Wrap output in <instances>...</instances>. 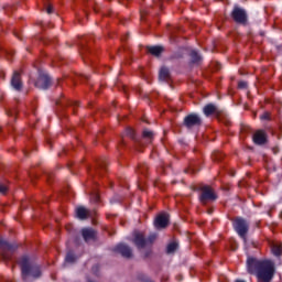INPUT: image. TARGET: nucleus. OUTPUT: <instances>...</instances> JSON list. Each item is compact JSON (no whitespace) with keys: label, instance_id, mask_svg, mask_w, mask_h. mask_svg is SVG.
Masks as SVG:
<instances>
[{"label":"nucleus","instance_id":"obj_11","mask_svg":"<svg viewBox=\"0 0 282 282\" xmlns=\"http://www.w3.org/2000/svg\"><path fill=\"white\" fill-rule=\"evenodd\" d=\"M11 87L15 91H21L23 89V80H21V73L18 70L13 72V75L11 77Z\"/></svg>","mask_w":282,"mask_h":282},{"label":"nucleus","instance_id":"obj_12","mask_svg":"<svg viewBox=\"0 0 282 282\" xmlns=\"http://www.w3.org/2000/svg\"><path fill=\"white\" fill-rule=\"evenodd\" d=\"M6 250H12V245L0 238V254L4 261H10V256L6 253Z\"/></svg>","mask_w":282,"mask_h":282},{"label":"nucleus","instance_id":"obj_8","mask_svg":"<svg viewBox=\"0 0 282 282\" xmlns=\"http://www.w3.org/2000/svg\"><path fill=\"white\" fill-rule=\"evenodd\" d=\"M52 86V77H50V74L45 72H40L39 77L35 82V87L37 89L47 90Z\"/></svg>","mask_w":282,"mask_h":282},{"label":"nucleus","instance_id":"obj_38","mask_svg":"<svg viewBox=\"0 0 282 282\" xmlns=\"http://www.w3.org/2000/svg\"><path fill=\"white\" fill-rule=\"evenodd\" d=\"M7 115H8V116H15V115H17V112L7 111Z\"/></svg>","mask_w":282,"mask_h":282},{"label":"nucleus","instance_id":"obj_36","mask_svg":"<svg viewBox=\"0 0 282 282\" xmlns=\"http://www.w3.org/2000/svg\"><path fill=\"white\" fill-rule=\"evenodd\" d=\"M276 51L280 52V54H282V44L276 45Z\"/></svg>","mask_w":282,"mask_h":282},{"label":"nucleus","instance_id":"obj_29","mask_svg":"<svg viewBox=\"0 0 282 282\" xmlns=\"http://www.w3.org/2000/svg\"><path fill=\"white\" fill-rule=\"evenodd\" d=\"M238 89H248V82H239Z\"/></svg>","mask_w":282,"mask_h":282},{"label":"nucleus","instance_id":"obj_39","mask_svg":"<svg viewBox=\"0 0 282 282\" xmlns=\"http://www.w3.org/2000/svg\"><path fill=\"white\" fill-rule=\"evenodd\" d=\"M95 12H98V9H96V7L93 8Z\"/></svg>","mask_w":282,"mask_h":282},{"label":"nucleus","instance_id":"obj_32","mask_svg":"<svg viewBox=\"0 0 282 282\" xmlns=\"http://www.w3.org/2000/svg\"><path fill=\"white\" fill-rule=\"evenodd\" d=\"M120 202H122V199H120V197H118V196H115L110 199V204H117V203H120Z\"/></svg>","mask_w":282,"mask_h":282},{"label":"nucleus","instance_id":"obj_40","mask_svg":"<svg viewBox=\"0 0 282 282\" xmlns=\"http://www.w3.org/2000/svg\"><path fill=\"white\" fill-rule=\"evenodd\" d=\"M85 78L89 79V76L85 75Z\"/></svg>","mask_w":282,"mask_h":282},{"label":"nucleus","instance_id":"obj_3","mask_svg":"<svg viewBox=\"0 0 282 282\" xmlns=\"http://www.w3.org/2000/svg\"><path fill=\"white\" fill-rule=\"evenodd\" d=\"M93 36L87 35V36H82L80 40L77 42L79 54L85 63L89 61V63H93L91 59V46L89 45V41H91Z\"/></svg>","mask_w":282,"mask_h":282},{"label":"nucleus","instance_id":"obj_43","mask_svg":"<svg viewBox=\"0 0 282 282\" xmlns=\"http://www.w3.org/2000/svg\"><path fill=\"white\" fill-rule=\"evenodd\" d=\"M8 131H10V127H8Z\"/></svg>","mask_w":282,"mask_h":282},{"label":"nucleus","instance_id":"obj_15","mask_svg":"<svg viewBox=\"0 0 282 282\" xmlns=\"http://www.w3.org/2000/svg\"><path fill=\"white\" fill-rule=\"evenodd\" d=\"M133 243L138 248V250H142L143 248H147V238H144V235L137 232L134 234Z\"/></svg>","mask_w":282,"mask_h":282},{"label":"nucleus","instance_id":"obj_20","mask_svg":"<svg viewBox=\"0 0 282 282\" xmlns=\"http://www.w3.org/2000/svg\"><path fill=\"white\" fill-rule=\"evenodd\" d=\"M189 58L191 63H193L194 65H198V63H202V55H199V53L195 50L189 52Z\"/></svg>","mask_w":282,"mask_h":282},{"label":"nucleus","instance_id":"obj_10","mask_svg":"<svg viewBox=\"0 0 282 282\" xmlns=\"http://www.w3.org/2000/svg\"><path fill=\"white\" fill-rule=\"evenodd\" d=\"M154 227L156 230H164V228L169 227V215L160 214L154 219Z\"/></svg>","mask_w":282,"mask_h":282},{"label":"nucleus","instance_id":"obj_27","mask_svg":"<svg viewBox=\"0 0 282 282\" xmlns=\"http://www.w3.org/2000/svg\"><path fill=\"white\" fill-rule=\"evenodd\" d=\"M90 199L94 204H98V202H100V194H98L97 191L91 192Z\"/></svg>","mask_w":282,"mask_h":282},{"label":"nucleus","instance_id":"obj_18","mask_svg":"<svg viewBox=\"0 0 282 282\" xmlns=\"http://www.w3.org/2000/svg\"><path fill=\"white\" fill-rule=\"evenodd\" d=\"M180 250V242L178 241H172L166 246L165 252L166 254H175Z\"/></svg>","mask_w":282,"mask_h":282},{"label":"nucleus","instance_id":"obj_41","mask_svg":"<svg viewBox=\"0 0 282 282\" xmlns=\"http://www.w3.org/2000/svg\"><path fill=\"white\" fill-rule=\"evenodd\" d=\"M24 155H28V152H24Z\"/></svg>","mask_w":282,"mask_h":282},{"label":"nucleus","instance_id":"obj_7","mask_svg":"<svg viewBox=\"0 0 282 282\" xmlns=\"http://www.w3.org/2000/svg\"><path fill=\"white\" fill-rule=\"evenodd\" d=\"M183 127L188 130L202 127V117L195 112L187 115L183 120Z\"/></svg>","mask_w":282,"mask_h":282},{"label":"nucleus","instance_id":"obj_26","mask_svg":"<svg viewBox=\"0 0 282 282\" xmlns=\"http://www.w3.org/2000/svg\"><path fill=\"white\" fill-rule=\"evenodd\" d=\"M147 171H149V165H147V163L138 166V173H141V175H147Z\"/></svg>","mask_w":282,"mask_h":282},{"label":"nucleus","instance_id":"obj_14","mask_svg":"<svg viewBox=\"0 0 282 282\" xmlns=\"http://www.w3.org/2000/svg\"><path fill=\"white\" fill-rule=\"evenodd\" d=\"M82 237L86 243L88 241H96V230H94V228H83Z\"/></svg>","mask_w":282,"mask_h":282},{"label":"nucleus","instance_id":"obj_9","mask_svg":"<svg viewBox=\"0 0 282 282\" xmlns=\"http://www.w3.org/2000/svg\"><path fill=\"white\" fill-rule=\"evenodd\" d=\"M113 252H117V254H121L123 259H132L133 258V249L129 247V245L124 242L118 243L113 249Z\"/></svg>","mask_w":282,"mask_h":282},{"label":"nucleus","instance_id":"obj_24","mask_svg":"<svg viewBox=\"0 0 282 282\" xmlns=\"http://www.w3.org/2000/svg\"><path fill=\"white\" fill-rule=\"evenodd\" d=\"M124 135H127L131 140H134L135 142H138V135H135V130L134 129L127 128L126 131H124Z\"/></svg>","mask_w":282,"mask_h":282},{"label":"nucleus","instance_id":"obj_2","mask_svg":"<svg viewBox=\"0 0 282 282\" xmlns=\"http://www.w3.org/2000/svg\"><path fill=\"white\" fill-rule=\"evenodd\" d=\"M19 265L21 268V278L23 281H28L30 278L41 279V276H43L41 265L32 261V258L28 254H24L19 259Z\"/></svg>","mask_w":282,"mask_h":282},{"label":"nucleus","instance_id":"obj_25","mask_svg":"<svg viewBox=\"0 0 282 282\" xmlns=\"http://www.w3.org/2000/svg\"><path fill=\"white\" fill-rule=\"evenodd\" d=\"M271 250H272V254H274V257H281V254H282V245H273Z\"/></svg>","mask_w":282,"mask_h":282},{"label":"nucleus","instance_id":"obj_19","mask_svg":"<svg viewBox=\"0 0 282 282\" xmlns=\"http://www.w3.org/2000/svg\"><path fill=\"white\" fill-rule=\"evenodd\" d=\"M153 138H155V133L149 129H144L142 131V140H147L149 144L153 142Z\"/></svg>","mask_w":282,"mask_h":282},{"label":"nucleus","instance_id":"obj_28","mask_svg":"<svg viewBox=\"0 0 282 282\" xmlns=\"http://www.w3.org/2000/svg\"><path fill=\"white\" fill-rule=\"evenodd\" d=\"M74 261H76V256L74 254V252L69 251L66 254L65 262L66 263H74Z\"/></svg>","mask_w":282,"mask_h":282},{"label":"nucleus","instance_id":"obj_37","mask_svg":"<svg viewBox=\"0 0 282 282\" xmlns=\"http://www.w3.org/2000/svg\"><path fill=\"white\" fill-rule=\"evenodd\" d=\"M93 272H94L95 274H98V273H96V272H98V265L93 267Z\"/></svg>","mask_w":282,"mask_h":282},{"label":"nucleus","instance_id":"obj_44","mask_svg":"<svg viewBox=\"0 0 282 282\" xmlns=\"http://www.w3.org/2000/svg\"><path fill=\"white\" fill-rule=\"evenodd\" d=\"M122 144H124V140H122Z\"/></svg>","mask_w":282,"mask_h":282},{"label":"nucleus","instance_id":"obj_33","mask_svg":"<svg viewBox=\"0 0 282 282\" xmlns=\"http://www.w3.org/2000/svg\"><path fill=\"white\" fill-rule=\"evenodd\" d=\"M46 12L47 14H52L54 12V7H52V4H46Z\"/></svg>","mask_w":282,"mask_h":282},{"label":"nucleus","instance_id":"obj_42","mask_svg":"<svg viewBox=\"0 0 282 282\" xmlns=\"http://www.w3.org/2000/svg\"><path fill=\"white\" fill-rule=\"evenodd\" d=\"M185 173H188V170H185Z\"/></svg>","mask_w":282,"mask_h":282},{"label":"nucleus","instance_id":"obj_6","mask_svg":"<svg viewBox=\"0 0 282 282\" xmlns=\"http://www.w3.org/2000/svg\"><path fill=\"white\" fill-rule=\"evenodd\" d=\"M231 19L235 21V23H238L239 25H247L248 12L246 11V9L235 6L231 11Z\"/></svg>","mask_w":282,"mask_h":282},{"label":"nucleus","instance_id":"obj_4","mask_svg":"<svg viewBox=\"0 0 282 282\" xmlns=\"http://www.w3.org/2000/svg\"><path fill=\"white\" fill-rule=\"evenodd\" d=\"M234 230L241 237L246 239L248 231L250 230V223L243 217H236L232 223Z\"/></svg>","mask_w":282,"mask_h":282},{"label":"nucleus","instance_id":"obj_1","mask_svg":"<svg viewBox=\"0 0 282 282\" xmlns=\"http://www.w3.org/2000/svg\"><path fill=\"white\" fill-rule=\"evenodd\" d=\"M247 271L249 274H254L259 282H272L276 268L274 267V262L272 260L248 258Z\"/></svg>","mask_w":282,"mask_h":282},{"label":"nucleus","instance_id":"obj_21","mask_svg":"<svg viewBox=\"0 0 282 282\" xmlns=\"http://www.w3.org/2000/svg\"><path fill=\"white\" fill-rule=\"evenodd\" d=\"M148 52L152 54V56H162V52H164V47L162 46H148Z\"/></svg>","mask_w":282,"mask_h":282},{"label":"nucleus","instance_id":"obj_34","mask_svg":"<svg viewBox=\"0 0 282 282\" xmlns=\"http://www.w3.org/2000/svg\"><path fill=\"white\" fill-rule=\"evenodd\" d=\"M151 249L147 250L144 253H143V259H149L151 257Z\"/></svg>","mask_w":282,"mask_h":282},{"label":"nucleus","instance_id":"obj_22","mask_svg":"<svg viewBox=\"0 0 282 282\" xmlns=\"http://www.w3.org/2000/svg\"><path fill=\"white\" fill-rule=\"evenodd\" d=\"M87 215H88L87 208L83 206L76 208L77 219H82V220L87 219Z\"/></svg>","mask_w":282,"mask_h":282},{"label":"nucleus","instance_id":"obj_45","mask_svg":"<svg viewBox=\"0 0 282 282\" xmlns=\"http://www.w3.org/2000/svg\"><path fill=\"white\" fill-rule=\"evenodd\" d=\"M0 131H1V127H0Z\"/></svg>","mask_w":282,"mask_h":282},{"label":"nucleus","instance_id":"obj_16","mask_svg":"<svg viewBox=\"0 0 282 282\" xmlns=\"http://www.w3.org/2000/svg\"><path fill=\"white\" fill-rule=\"evenodd\" d=\"M159 80L169 83L171 80V70L166 66H162L159 72Z\"/></svg>","mask_w":282,"mask_h":282},{"label":"nucleus","instance_id":"obj_35","mask_svg":"<svg viewBox=\"0 0 282 282\" xmlns=\"http://www.w3.org/2000/svg\"><path fill=\"white\" fill-rule=\"evenodd\" d=\"M261 120H270V115L268 113L262 115Z\"/></svg>","mask_w":282,"mask_h":282},{"label":"nucleus","instance_id":"obj_5","mask_svg":"<svg viewBox=\"0 0 282 282\" xmlns=\"http://www.w3.org/2000/svg\"><path fill=\"white\" fill-rule=\"evenodd\" d=\"M199 191H200V194L198 199L200 204H203V206H206V204H209V202H217L218 196L215 193V191L210 188V186L204 185L199 188Z\"/></svg>","mask_w":282,"mask_h":282},{"label":"nucleus","instance_id":"obj_31","mask_svg":"<svg viewBox=\"0 0 282 282\" xmlns=\"http://www.w3.org/2000/svg\"><path fill=\"white\" fill-rule=\"evenodd\" d=\"M0 193L2 195H6V193H8V187L2 183H0Z\"/></svg>","mask_w":282,"mask_h":282},{"label":"nucleus","instance_id":"obj_23","mask_svg":"<svg viewBox=\"0 0 282 282\" xmlns=\"http://www.w3.org/2000/svg\"><path fill=\"white\" fill-rule=\"evenodd\" d=\"M107 164L106 160H101L97 163V167L95 169L97 175H101L102 171H107Z\"/></svg>","mask_w":282,"mask_h":282},{"label":"nucleus","instance_id":"obj_17","mask_svg":"<svg viewBox=\"0 0 282 282\" xmlns=\"http://www.w3.org/2000/svg\"><path fill=\"white\" fill-rule=\"evenodd\" d=\"M203 112L206 116V118H209V116H213V113H217V106H215V104H207L203 108Z\"/></svg>","mask_w":282,"mask_h":282},{"label":"nucleus","instance_id":"obj_13","mask_svg":"<svg viewBox=\"0 0 282 282\" xmlns=\"http://www.w3.org/2000/svg\"><path fill=\"white\" fill-rule=\"evenodd\" d=\"M253 142L254 144H258L261 147L262 144H265L268 142V135L265 134V131L259 130L253 134Z\"/></svg>","mask_w":282,"mask_h":282},{"label":"nucleus","instance_id":"obj_30","mask_svg":"<svg viewBox=\"0 0 282 282\" xmlns=\"http://www.w3.org/2000/svg\"><path fill=\"white\" fill-rule=\"evenodd\" d=\"M155 238H156L155 235H151L148 238H145L147 239V245L149 246V243L150 245L153 243V241H155Z\"/></svg>","mask_w":282,"mask_h":282}]
</instances>
